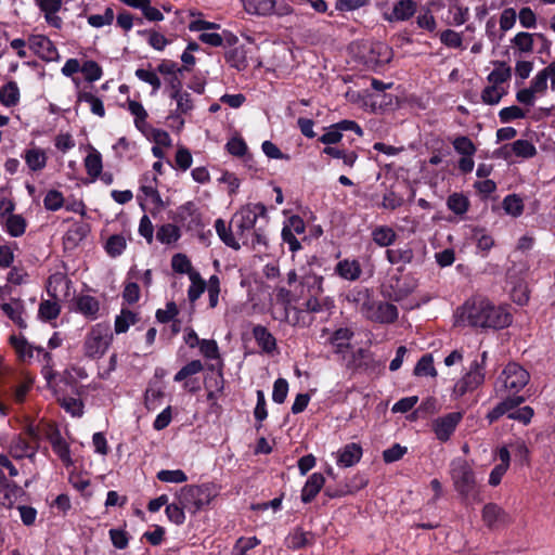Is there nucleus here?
<instances>
[{
	"label": "nucleus",
	"mask_w": 555,
	"mask_h": 555,
	"mask_svg": "<svg viewBox=\"0 0 555 555\" xmlns=\"http://www.w3.org/2000/svg\"><path fill=\"white\" fill-rule=\"evenodd\" d=\"M503 209L507 215L518 217L524 211L522 199L515 194L507 195L503 201Z\"/></svg>",
	"instance_id": "bf43d9fd"
},
{
	"label": "nucleus",
	"mask_w": 555,
	"mask_h": 555,
	"mask_svg": "<svg viewBox=\"0 0 555 555\" xmlns=\"http://www.w3.org/2000/svg\"><path fill=\"white\" fill-rule=\"evenodd\" d=\"M396 232L386 225L377 227L372 232L373 241L380 247L390 246L396 241Z\"/></svg>",
	"instance_id": "79ce46f5"
},
{
	"label": "nucleus",
	"mask_w": 555,
	"mask_h": 555,
	"mask_svg": "<svg viewBox=\"0 0 555 555\" xmlns=\"http://www.w3.org/2000/svg\"><path fill=\"white\" fill-rule=\"evenodd\" d=\"M481 517L485 525L490 528H498L508 521V515L498 504L488 503L483 506Z\"/></svg>",
	"instance_id": "412c9836"
},
{
	"label": "nucleus",
	"mask_w": 555,
	"mask_h": 555,
	"mask_svg": "<svg viewBox=\"0 0 555 555\" xmlns=\"http://www.w3.org/2000/svg\"><path fill=\"white\" fill-rule=\"evenodd\" d=\"M469 205L468 197L463 193H453L447 199V207L459 216L466 214Z\"/></svg>",
	"instance_id": "c03bdc74"
},
{
	"label": "nucleus",
	"mask_w": 555,
	"mask_h": 555,
	"mask_svg": "<svg viewBox=\"0 0 555 555\" xmlns=\"http://www.w3.org/2000/svg\"><path fill=\"white\" fill-rule=\"evenodd\" d=\"M325 478L321 473H313L310 475L305 486L302 487L300 495L301 501L307 504L314 500V498L323 488Z\"/></svg>",
	"instance_id": "bb28decb"
},
{
	"label": "nucleus",
	"mask_w": 555,
	"mask_h": 555,
	"mask_svg": "<svg viewBox=\"0 0 555 555\" xmlns=\"http://www.w3.org/2000/svg\"><path fill=\"white\" fill-rule=\"evenodd\" d=\"M450 476L454 490L463 500L475 503L481 502L476 474L467 460L463 457L453 459L450 463Z\"/></svg>",
	"instance_id": "20e7f679"
},
{
	"label": "nucleus",
	"mask_w": 555,
	"mask_h": 555,
	"mask_svg": "<svg viewBox=\"0 0 555 555\" xmlns=\"http://www.w3.org/2000/svg\"><path fill=\"white\" fill-rule=\"evenodd\" d=\"M487 356V351H483L481 353L480 361H473L469 365V370L467 371V373L455 383L453 387V393L456 397H462L466 392L473 391L483 384L486 376L485 367Z\"/></svg>",
	"instance_id": "1a4fd4ad"
},
{
	"label": "nucleus",
	"mask_w": 555,
	"mask_h": 555,
	"mask_svg": "<svg viewBox=\"0 0 555 555\" xmlns=\"http://www.w3.org/2000/svg\"><path fill=\"white\" fill-rule=\"evenodd\" d=\"M527 115V112L517 105L503 107L499 112V118L502 122H511L516 119H522Z\"/></svg>",
	"instance_id": "69168bd1"
},
{
	"label": "nucleus",
	"mask_w": 555,
	"mask_h": 555,
	"mask_svg": "<svg viewBox=\"0 0 555 555\" xmlns=\"http://www.w3.org/2000/svg\"><path fill=\"white\" fill-rule=\"evenodd\" d=\"M414 374L416 376H437V371L434 366V359L431 354H425L418 360L414 367Z\"/></svg>",
	"instance_id": "3c124183"
},
{
	"label": "nucleus",
	"mask_w": 555,
	"mask_h": 555,
	"mask_svg": "<svg viewBox=\"0 0 555 555\" xmlns=\"http://www.w3.org/2000/svg\"><path fill=\"white\" fill-rule=\"evenodd\" d=\"M204 369L203 363L199 360H192L188 364L181 367L179 372L175 375V382H182L189 376L198 374Z\"/></svg>",
	"instance_id": "0e129e2a"
},
{
	"label": "nucleus",
	"mask_w": 555,
	"mask_h": 555,
	"mask_svg": "<svg viewBox=\"0 0 555 555\" xmlns=\"http://www.w3.org/2000/svg\"><path fill=\"white\" fill-rule=\"evenodd\" d=\"M120 106L131 114L133 117V125L138 131L141 133H146L150 131L151 124L147 120L149 113L141 102L127 99V101Z\"/></svg>",
	"instance_id": "f3484780"
},
{
	"label": "nucleus",
	"mask_w": 555,
	"mask_h": 555,
	"mask_svg": "<svg viewBox=\"0 0 555 555\" xmlns=\"http://www.w3.org/2000/svg\"><path fill=\"white\" fill-rule=\"evenodd\" d=\"M511 78L512 67L505 62H494L480 93L481 102L486 105H498L508 94Z\"/></svg>",
	"instance_id": "7ed1b4c3"
},
{
	"label": "nucleus",
	"mask_w": 555,
	"mask_h": 555,
	"mask_svg": "<svg viewBox=\"0 0 555 555\" xmlns=\"http://www.w3.org/2000/svg\"><path fill=\"white\" fill-rule=\"evenodd\" d=\"M27 228V222L22 215H10L8 216L4 230L12 237L22 236Z\"/></svg>",
	"instance_id": "a19ab883"
},
{
	"label": "nucleus",
	"mask_w": 555,
	"mask_h": 555,
	"mask_svg": "<svg viewBox=\"0 0 555 555\" xmlns=\"http://www.w3.org/2000/svg\"><path fill=\"white\" fill-rule=\"evenodd\" d=\"M9 453L15 460H22L28 457L34 460L36 455V449L22 436H15L12 438L9 444Z\"/></svg>",
	"instance_id": "5701e85b"
},
{
	"label": "nucleus",
	"mask_w": 555,
	"mask_h": 555,
	"mask_svg": "<svg viewBox=\"0 0 555 555\" xmlns=\"http://www.w3.org/2000/svg\"><path fill=\"white\" fill-rule=\"evenodd\" d=\"M113 343V333L106 323H96L86 334L83 353L87 358L101 359Z\"/></svg>",
	"instance_id": "0eeeda50"
},
{
	"label": "nucleus",
	"mask_w": 555,
	"mask_h": 555,
	"mask_svg": "<svg viewBox=\"0 0 555 555\" xmlns=\"http://www.w3.org/2000/svg\"><path fill=\"white\" fill-rule=\"evenodd\" d=\"M81 73L83 74V77L88 82L98 81L103 76L102 67L95 61L92 60L83 62V64L81 65Z\"/></svg>",
	"instance_id": "6e6d98bb"
},
{
	"label": "nucleus",
	"mask_w": 555,
	"mask_h": 555,
	"mask_svg": "<svg viewBox=\"0 0 555 555\" xmlns=\"http://www.w3.org/2000/svg\"><path fill=\"white\" fill-rule=\"evenodd\" d=\"M336 272L345 280L354 281L361 274V267L357 260L345 259L337 263Z\"/></svg>",
	"instance_id": "72a5a7b5"
},
{
	"label": "nucleus",
	"mask_w": 555,
	"mask_h": 555,
	"mask_svg": "<svg viewBox=\"0 0 555 555\" xmlns=\"http://www.w3.org/2000/svg\"><path fill=\"white\" fill-rule=\"evenodd\" d=\"M87 10L80 14V16H86L88 24L93 28H101L104 26H108L113 23L115 18L114 10L111 7L105 8L102 14H90L87 15Z\"/></svg>",
	"instance_id": "ea45409f"
},
{
	"label": "nucleus",
	"mask_w": 555,
	"mask_h": 555,
	"mask_svg": "<svg viewBox=\"0 0 555 555\" xmlns=\"http://www.w3.org/2000/svg\"><path fill=\"white\" fill-rule=\"evenodd\" d=\"M450 25L461 26L469 18V9L461 4L457 0H451L449 4Z\"/></svg>",
	"instance_id": "e433bc0d"
},
{
	"label": "nucleus",
	"mask_w": 555,
	"mask_h": 555,
	"mask_svg": "<svg viewBox=\"0 0 555 555\" xmlns=\"http://www.w3.org/2000/svg\"><path fill=\"white\" fill-rule=\"evenodd\" d=\"M139 321V317L135 312L129 309H121L120 314L115 319L114 331L116 334L126 333L131 325H134Z\"/></svg>",
	"instance_id": "4c0bfd02"
},
{
	"label": "nucleus",
	"mask_w": 555,
	"mask_h": 555,
	"mask_svg": "<svg viewBox=\"0 0 555 555\" xmlns=\"http://www.w3.org/2000/svg\"><path fill=\"white\" fill-rule=\"evenodd\" d=\"M352 337L353 332L350 328L339 327L328 337V341L335 353L345 354L351 349Z\"/></svg>",
	"instance_id": "4be33fe9"
},
{
	"label": "nucleus",
	"mask_w": 555,
	"mask_h": 555,
	"mask_svg": "<svg viewBox=\"0 0 555 555\" xmlns=\"http://www.w3.org/2000/svg\"><path fill=\"white\" fill-rule=\"evenodd\" d=\"M171 267L175 272L186 273L189 276L197 272L193 270L190 259L184 254H176L171 259Z\"/></svg>",
	"instance_id": "680f3d73"
},
{
	"label": "nucleus",
	"mask_w": 555,
	"mask_h": 555,
	"mask_svg": "<svg viewBox=\"0 0 555 555\" xmlns=\"http://www.w3.org/2000/svg\"><path fill=\"white\" fill-rule=\"evenodd\" d=\"M362 311L366 319L377 323H392L398 319L397 307L389 302L369 301L363 305Z\"/></svg>",
	"instance_id": "9d476101"
},
{
	"label": "nucleus",
	"mask_w": 555,
	"mask_h": 555,
	"mask_svg": "<svg viewBox=\"0 0 555 555\" xmlns=\"http://www.w3.org/2000/svg\"><path fill=\"white\" fill-rule=\"evenodd\" d=\"M25 494V491L14 481H11L8 487L0 490L1 504L8 508H12L14 503Z\"/></svg>",
	"instance_id": "f704fd0d"
},
{
	"label": "nucleus",
	"mask_w": 555,
	"mask_h": 555,
	"mask_svg": "<svg viewBox=\"0 0 555 555\" xmlns=\"http://www.w3.org/2000/svg\"><path fill=\"white\" fill-rule=\"evenodd\" d=\"M253 336L264 353L271 354L276 350V339L267 327L256 325L253 328Z\"/></svg>",
	"instance_id": "c85d7f7f"
},
{
	"label": "nucleus",
	"mask_w": 555,
	"mask_h": 555,
	"mask_svg": "<svg viewBox=\"0 0 555 555\" xmlns=\"http://www.w3.org/2000/svg\"><path fill=\"white\" fill-rule=\"evenodd\" d=\"M53 452L60 457L65 466L73 465L70 450L68 443L60 436L51 439Z\"/></svg>",
	"instance_id": "a18cd8bd"
},
{
	"label": "nucleus",
	"mask_w": 555,
	"mask_h": 555,
	"mask_svg": "<svg viewBox=\"0 0 555 555\" xmlns=\"http://www.w3.org/2000/svg\"><path fill=\"white\" fill-rule=\"evenodd\" d=\"M463 418L462 412H451L438 417L433 423V430L440 441H447Z\"/></svg>",
	"instance_id": "ddd939ff"
},
{
	"label": "nucleus",
	"mask_w": 555,
	"mask_h": 555,
	"mask_svg": "<svg viewBox=\"0 0 555 555\" xmlns=\"http://www.w3.org/2000/svg\"><path fill=\"white\" fill-rule=\"evenodd\" d=\"M65 198L62 192L49 190L43 198V206L49 211H56L64 206Z\"/></svg>",
	"instance_id": "4d7b16f0"
},
{
	"label": "nucleus",
	"mask_w": 555,
	"mask_h": 555,
	"mask_svg": "<svg viewBox=\"0 0 555 555\" xmlns=\"http://www.w3.org/2000/svg\"><path fill=\"white\" fill-rule=\"evenodd\" d=\"M60 405L72 416L80 417L83 414V403L80 399L75 397L59 398Z\"/></svg>",
	"instance_id": "8fccbe9b"
},
{
	"label": "nucleus",
	"mask_w": 555,
	"mask_h": 555,
	"mask_svg": "<svg viewBox=\"0 0 555 555\" xmlns=\"http://www.w3.org/2000/svg\"><path fill=\"white\" fill-rule=\"evenodd\" d=\"M455 323L476 330H503L513 323L508 305L495 304L487 297L474 296L455 311Z\"/></svg>",
	"instance_id": "f257e3e1"
},
{
	"label": "nucleus",
	"mask_w": 555,
	"mask_h": 555,
	"mask_svg": "<svg viewBox=\"0 0 555 555\" xmlns=\"http://www.w3.org/2000/svg\"><path fill=\"white\" fill-rule=\"evenodd\" d=\"M40 12L43 13L46 23L56 29L63 26V20L59 16L63 0H34Z\"/></svg>",
	"instance_id": "dca6fc26"
},
{
	"label": "nucleus",
	"mask_w": 555,
	"mask_h": 555,
	"mask_svg": "<svg viewBox=\"0 0 555 555\" xmlns=\"http://www.w3.org/2000/svg\"><path fill=\"white\" fill-rule=\"evenodd\" d=\"M362 454L363 450L359 443H348L336 452V464L344 468L351 467L361 460Z\"/></svg>",
	"instance_id": "aec40b11"
},
{
	"label": "nucleus",
	"mask_w": 555,
	"mask_h": 555,
	"mask_svg": "<svg viewBox=\"0 0 555 555\" xmlns=\"http://www.w3.org/2000/svg\"><path fill=\"white\" fill-rule=\"evenodd\" d=\"M85 167L87 173L95 180L102 172L103 164L102 156L99 151L91 147L89 154L85 158Z\"/></svg>",
	"instance_id": "58836bf2"
},
{
	"label": "nucleus",
	"mask_w": 555,
	"mask_h": 555,
	"mask_svg": "<svg viewBox=\"0 0 555 555\" xmlns=\"http://www.w3.org/2000/svg\"><path fill=\"white\" fill-rule=\"evenodd\" d=\"M392 50L385 43H375L370 51L369 60L377 66L385 65L390 62Z\"/></svg>",
	"instance_id": "c9c22d12"
},
{
	"label": "nucleus",
	"mask_w": 555,
	"mask_h": 555,
	"mask_svg": "<svg viewBox=\"0 0 555 555\" xmlns=\"http://www.w3.org/2000/svg\"><path fill=\"white\" fill-rule=\"evenodd\" d=\"M246 13L269 16L275 9V0H241Z\"/></svg>",
	"instance_id": "cd10ccee"
},
{
	"label": "nucleus",
	"mask_w": 555,
	"mask_h": 555,
	"mask_svg": "<svg viewBox=\"0 0 555 555\" xmlns=\"http://www.w3.org/2000/svg\"><path fill=\"white\" fill-rule=\"evenodd\" d=\"M259 218H267L266 206L261 203H248L233 215L230 224L222 219H217L215 229L227 246L237 250L242 245H248Z\"/></svg>",
	"instance_id": "f03ea898"
},
{
	"label": "nucleus",
	"mask_w": 555,
	"mask_h": 555,
	"mask_svg": "<svg viewBox=\"0 0 555 555\" xmlns=\"http://www.w3.org/2000/svg\"><path fill=\"white\" fill-rule=\"evenodd\" d=\"M416 9L417 3L414 0H399L390 12H383V17L390 23L408 21L415 14Z\"/></svg>",
	"instance_id": "a211bd4d"
},
{
	"label": "nucleus",
	"mask_w": 555,
	"mask_h": 555,
	"mask_svg": "<svg viewBox=\"0 0 555 555\" xmlns=\"http://www.w3.org/2000/svg\"><path fill=\"white\" fill-rule=\"evenodd\" d=\"M146 36L147 43L157 51H163L170 41L165 37V35L156 31V30H144L141 33Z\"/></svg>",
	"instance_id": "e2e57ef3"
},
{
	"label": "nucleus",
	"mask_w": 555,
	"mask_h": 555,
	"mask_svg": "<svg viewBox=\"0 0 555 555\" xmlns=\"http://www.w3.org/2000/svg\"><path fill=\"white\" fill-rule=\"evenodd\" d=\"M191 285L188 289V297L191 302L196 301L205 292L206 282L202 279L199 272L191 273L189 276Z\"/></svg>",
	"instance_id": "09e8293b"
},
{
	"label": "nucleus",
	"mask_w": 555,
	"mask_h": 555,
	"mask_svg": "<svg viewBox=\"0 0 555 555\" xmlns=\"http://www.w3.org/2000/svg\"><path fill=\"white\" fill-rule=\"evenodd\" d=\"M184 511L185 507H183L180 503L167 504L165 509L168 519L176 525H182L185 521Z\"/></svg>",
	"instance_id": "774afa93"
},
{
	"label": "nucleus",
	"mask_w": 555,
	"mask_h": 555,
	"mask_svg": "<svg viewBox=\"0 0 555 555\" xmlns=\"http://www.w3.org/2000/svg\"><path fill=\"white\" fill-rule=\"evenodd\" d=\"M524 401L522 397H507L505 400L495 405L488 414L487 418L490 423L495 422L502 415L518 406Z\"/></svg>",
	"instance_id": "473e14b6"
},
{
	"label": "nucleus",
	"mask_w": 555,
	"mask_h": 555,
	"mask_svg": "<svg viewBox=\"0 0 555 555\" xmlns=\"http://www.w3.org/2000/svg\"><path fill=\"white\" fill-rule=\"evenodd\" d=\"M21 92L17 83L13 80L4 83L0 88V104L10 108L18 105Z\"/></svg>",
	"instance_id": "c756f323"
},
{
	"label": "nucleus",
	"mask_w": 555,
	"mask_h": 555,
	"mask_svg": "<svg viewBox=\"0 0 555 555\" xmlns=\"http://www.w3.org/2000/svg\"><path fill=\"white\" fill-rule=\"evenodd\" d=\"M440 42L450 49H463V35L453 29H444L439 33Z\"/></svg>",
	"instance_id": "de8ad7c7"
},
{
	"label": "nucleus",
	"mask_w": 555,
	"mask_h": 555,
	"mask_svg": "<svg viewBox=\"0 0 555 555\" xmlns=\"http://www.w3.org/2000/svg\"><path fill=\"white\" fill-rule=\"evenodd\" d=\"M313 543L314 535L311 532L304 531L301 528L293 529L285 538V545L289 550L304 548Z\"/></svg>",
	"instance_id": "a878e982"
},
{
	"label": "nucleus",
	"mask_w": 555,
	"mask_h": 555,
	"mask_svg": "<svg viewBox=\"0 0 555 555\" xmlns=\"http://www.w3.org/2000/svg\"><path fill=\"white\" fill-rule=\"evenodd\" d=\"M138 199L143 209H157L162 206L163 202L156 188L155 177L144 176L142 178Z\"/></svg>",
	"instance_id": "f8f14e48"
},
{
	"label": "nucleus",
	"mask_w": 555,
	"mask_h": 555,
	"mask_svg": "<svg viewBox=\"0 0 555 555\" xmlns=\"http://www.w3.org/2000/svg\"><path fill=\"white\" fill-rule=\"evenodd\" d=\"M157 479L167 483H183L188 480L186 474L182 469H163L156 475Z\"/></svg>",
	"instance_id": "13d9d810"
},
{
	"label": "nucleus",
	"mask_w": 555,
	"mask_h": 555,
	"mask_svg": "<svg viewBox=\"0 0 555 555\" xmlns=\"http://www.w3.org/2000/svg\"><path fill=\"white\" fill-rule=\"evenodd\" d=\"M191 21L189 22L188 28L192 33H206V30H217L220 25L214 22H208L203 18V13L199 11H190L189 13Z\"/></svg>",
	"instance_id": "2f4dec72"
},
{
	"label": "nucleus",
	"mask_w": 555,
	"mask_h": 555,
	"mask_svg": "<svg viewBox=\"0 0 555 555\" xmlns=\"http://www.w3.org/2000/svg\"><path fill=\"white\" fill-rule=\"evenodd\" d=\"M386 258L391 264L409 263L413 259V251L410 248L387 249Z\"/></svg>",
	"instance_id": "5fc2aeb1"
},
{
	"label": "nucleus",
	"mask_w": 555,
	"mask_h": 555,
	"mask_svg": "<svg viewBox=\"0 0 555 555\" xmlns=\"http://www.w3.org/2000/svg\"><path fill=\"white\" fill-rule=\"evenodd\" d=\"M453 147L459 154H462L463 156H473L476 153L475 144L468 137L465 135L455 138L453 141Z\"/></svg>",
	"instance_id": "338daca9"
},
{
	"label": "nucleus",
	"mask_w": 555,
	"mask_h": 555,
	"mask_svg": "<svg viewBox=\"0 0 555 555\" xmlns=\"http://www.w3.org/2000/svg\"><path fill=\"white\" fill-rule=\"evenodd\" d=\"M75 311L89 320H96L100 315V302L91 295H78L74 299Z\"/></svg>",
	"instance_id": "6ab92c4d"
},
{
	"label": "nucleus",
	"mask_w": 555,
	"mask_h": 555,
	"mask_svg": "<svg viewBox=\"0 0 555 555\" xmlns=\"http://www.w3.org/2000/svg\"><path fill=\"white\" fill-rule=\"evenodd\" d=\"M10 345L13 347L22 361H29L34 358V352L38 347L31 346L23 335H11Z\"/></svg>",
	"instance_id": "7c9ffc66"
},
{
	"label": "nucleus",
	"mask_w": 555,
	"mask_h": 555,
	"mask_svg": "<svg viewBox=\"0 0 555 555\" xmlns=\"http://www.w3.org/2000/svg\"><path fill=\"white\" fill-rule=\"evenodd\" d=\"M529 373L519 364L508 363L498 378L495 391L503 397L505 392L518 393L529 382Z\"/></svg>",
	"instance_id": "6e6552de"
},
{
	"label": "nucleus",
	"mask_w": 555,
	"mask_h": 555,
	"mask_svg": "<svg viewBox=\"0 0 555 555\" xmlns=\"http://www.w3.org/2000/svg\"><path fill=\"white\" fill-rule=\"evenodd\" d=\"M22 158L31 173L41 172L47 167V152L34 143L23 151Z\"/></svg>",
	"instance_id": "4468645a"
},
{
	"label": "nucleus",
	"mask_w": 555,
	"mask_h": 555,
	"mask_svg": "<svg viewBox=\"0 0 555 555\" xmlns=\"http://www.w3.org/2000/svg\"><path fill=\"white\" fill-rule=\"evenodd\" d=\"M555 91V62L539 70L531 79L528 88L517 91L516 100L526 106H533L538 96H543L548 88Z\"/></svg>",
	"instance_id": "39448f33"
},
{
	"label": "nucleus",
	"mask_w": 555,
	"mask_h": 555,
	"mask_svg": "<svg viewBox=\"0 0 555 555\" xmlns=\"http://www.w3.org/2000/svg\"><path fill=\"white\" fill-rule=\"evenodd\" d=\"M77 103L87 104L90 112L99 118L105 117V107L102 99H100L92 90L82 89L77 93Z\"/></svg>",
	"instance_id": "393cba45"
},
{
	"label": "nucleus",
	"mask_w": 555,
	"mask_h": 555,
	"mask_svg": "<svg viewBox=\"0 0 555 555\" xmlns=\"http://www.w3.org/2000/svg\"><path fill=\"white\" fill-rule=\"evenodd\" d=\"M542 38L541 34L519 31L511 39V48L516 57H525L534 51V38Z\"/></svg>",
	"instance_id": "2eb2a0df"
},
{
	"label": "nucleus",
	"mask_w": 555,
	"mask_h": 555,
	"mask_svg": "<svg viewBox=\"0 0 555 555\" xmlns=\"http://www.w3.org/2000/svg\"><path fill=\"white\" fill-rule=\"evenodd\" d=\"M218 495L214 483L189 485L182 487L178 492L180 504L191 514H196Z\"/></svg>",
	"instance_id": "423d86ee"
},
{
	"label": "nucleus",
	"mask_w": 555,
	"mask_h": 555,
	"mask_svg": "<svg viewBox=\"0 0 555 555\" xmlns=\"http://www.w3.org/2000/svg\"><path fill=\"white\" fill-rule=\"evenodd\" d=\"M260 544L256 537H242L235 542L232 555H248V552Z\"/></svg>",
	"instance_id": "864d4df0"
},
{
	"label": "nucleus",
	"mask_w": 555,
	"mask_h": 555,
	"mask_svg": "<svg viewBox=\"0 0 555 555\" xmlns=\"http://www.w3.org/2000/svg\"><path fill=\"white\" fill-rule=\"evenodd\" d=\"M513 153L522 158H531L537 154L535 146L528 140H516L512 144Z\"/></svg>",
	"instance_id": "052dcab7"
},
{
	"label": "nucleus",
	"mask_w": 555,
	"mask_h": 555,
	"mask_svg": "<svg viewBox=\"0 0 555 555\" xmlns=\"http://www.w3.org/2000/svg\"><path fill=\"white\" fill-rule=\"evenodd\" d=\"M28 48L44 62H56L60 60L55 44L44 35H30L28 37Z\"/></svg>",
	"instance_id": "9b49d317"
},
{
	"label": "nucleus",
	"mask_w": 555,
	"mask_h": 555,
	"mask_svg": "<svg viewBox=\"0 0 555 555\" xmlns=\"http://www.w3.org/2000/svg\"><path fill=\"white\" fill-rule=\"evenodd\" d=\"M180 229L171 223L163 224L156 232V238L162 244L170 245L180 238Z\"/></svg>",
	"instance_id": "37998d69"
},
{
	"label": "nucleus",
	"mask_w": 555,
	"mask_h": 555,
	"mask_svg": "<svg viewBox=\"0 0 555 555\" xmlns=\"http://www.w3.org/2000/svg\"><path fill=\"white\" fill-rule=\"evenodd\" d=\"M0 308L4 312V314L20 328L27 327V323L24 318L25 309L21 299H12L9 302H2L0 305Z\"/></svg>",
	"instance_id": "b1692460"
},
{
	"label": "nucleus",
	"mask_w": 555,
	"mask_h": 555,
	"mask_svg": "<svg viewBox=\"0 0 555 555\" xmlns=\"http://www.w3.org/2000/svg\"><path fill=\"white\" fill-rule=\"evenodd\" d=\"M127 241L121 234L109 236L105 243V250L111 257L120 256L126 249Z\"/></svg>",
	"instance_id": "49530a36"
},
{
	"label": "nucleus",
	"mask_w": 555,
	"mask_h": 555,
	"mask_svg": "<svg viewBox=\"0 0 555 555\" xmlns=\"http://www.w3.org/2000/svg\"><path fill=\"white\" fill-rule=\"evenodd\" d=\"M61 312V307L56 301L52 300H43L39 305L38 314L39 318L43 321L55 320Z\"/></svg>",
	"instance_id": "603ef678"
}]
</instances>
